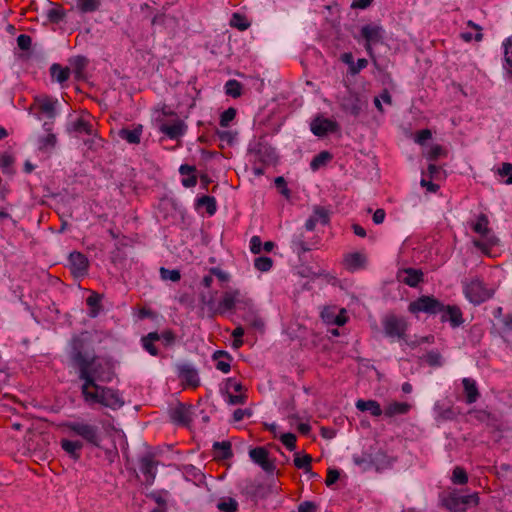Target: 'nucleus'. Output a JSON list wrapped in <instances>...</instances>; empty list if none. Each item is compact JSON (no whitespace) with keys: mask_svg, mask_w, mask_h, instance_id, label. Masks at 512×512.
Wrapping results in <instances>:
<instances>
[{"mask_svg":"<svg viewBox=\"0 0 512 512\" xmlns=\"http://www.w3.org/2000/svg\"><path fill=\"white\" fill-rule=\"evenodd\" d=\"M73 359L79 368V378L84 381L81 392L101 386L99 383H109L115 376L114 366L108 360L88 359L79 351Z\"/></svg>","mask_w":512,"mask_h":512,"instance_id":"1","label":"nucleus"},{"mask_svg":"<svg viewBox=\"0 0 512 512\" xmlns=\"http://www.w3.org/2000/svg\"><path fill=\"white\" fill-rule=\"evenodd\" d=\"M81 393L88 405L100 404L112 410H117L125 404L117 391L105 386H99Z\"/></svg>","mask_w":512,"mask_h":512,"instance_id":"2","label":"nucleus"},{"mask_svg":"<svg viewBox=\"0 0 512 512\" xmlns=\"http://www.w3.org/2000/svg\"><path fill=\"white\" fill-rule=\"evenodd\" d=\"M64 427L88 443L95 446L99 445V430L97 426L85 422H67L64 424Z\"/></svg>","mask_w":512,"mask_h":512,"instance_id":"3","label":"nucleus"},{"mask_svg":"<svg viewBox=\"0 0 512 512\" xmlns=\"http://www.w3.org/2000/svg\"><path fill=\"white\" fill-rule=\"evenodd\" d=\"M493 292V289L485 287L484 283L478 279L472 280L465 288L467 298L475 304L486 301Z\"/></svg>","mask_w":512,"mask_h":512,"instance_id":"4","label":"nucleus"},{"mask_svg":"<svg viewBox=\"0 0 512 512\" xmlns=\"http://www.w3.org/2000/svg\"><path fill=\"white\" fill-rule=\"evenodd\" d=\"M443 305L435 298L422 296L409 304V311L412 313L426 312L438 313L443 310Z\"/></svg>","mask_w":512,"mask_h":512,"instance_id":"5","label":"nucleus"},{"mask_svg":"<svg viewBox=\"0 0 512 512\" xmlns=\"http://www.w3.org/2000/svg\"><path fill=\"white\" fill-rule=\"evenodd\" d=\"M383 327L387 336L403 338L407 329V323L402 317L388 315L383 321Z\"/></svg>","mask_w":512,"mask_h":512,"instance_id":"6","label":"nucleus"},{"mask_svg":"<svg viewBox=\"0 0 512 512\" xmlns=\"http://www.w3.org/2000/svg\"><path fill=\"white\" fill-rule=\"evenodd\" d=\"M322 320L329 325L342 326L347 322L346 309L335 305L325 306L321 311Z\"/></svg>","mask_w":512,"mask_h":512,"instance_id":"7","label":"nucleus"},{"mask_svg":"<svg viewBox=\"0 0 512 512\" xmlns=\"http://www.w3.org/2000/svg\"><path fill=\"white\" fill-rule=\"evenodd\" d=\"M252 461L258 464L265 472L272 473L276 466L274 460L270 459L269 452L264 447H256L249 451Z\"/></svg>","mask_w":512,"mask_h":512,"instance_id":"8","label":"nucleus"},{"mask_svg":"<svg viewBox=\"0 0 512 512\" xmlns=\"http://www.w3.org/2000/svg\"><path fill=\"white\" fill-rule=\"evenodd\" d=\"M366 102L361 99V97L354 92L349 91L346 96L342 98L341 107L346 111L352 114L353 116H358L365 106Z\"/></svg>","mask_w":512,"mask_h":512,"instance_id":"9","label":"nucleus"},{"mask_svg":"<svg viewBox=\"0 0 512 512\" xmlns=\"http://www.w3.org/2000/svg\"><path fill=\"white\" fill-rule=\"evenodd\" d=\"M361 35L366 40V50L369 55H372L373 50L371 45L376 44L382 39V28L377 25H365L361 29Z\"/></svg>","mask_w":512,"mask_h":512,"instance_id":"10","label":"nucleus"},{"mask_svg":"<svg viewBox=\"0 0 512 512\" xmlns=\"http://www.w3.org/2000/svg\"><path fill=\"white\" fill-rule=\"evenodd\" d=\"M337 129L338 124L335 121L320 116L316 117L311 123V131L319 137L325 136L328 132H334Z\"/></svg>","mask_w":512,"mask_h":512,"instance_id":"11","label":"nucleus"},{"mask_svg":"<svg viewBox=\"0 0 512 512\" xmlns=\"http://www.w3.org/2000/svg\"><path fill=\"white\" fill-rule=\"evenodd\" d=\"M397 279L410 287H415L423 280V273L419 269L405 268L398 271Z\"/></svg>","mask_w":512,"mask_h":512,"instance_id":"12","label":"nucleus"},{"mask_svg":"<svg viewBox=\"0 0 512 512\" xmlns=\"http://www.w3.org/2000/svg\"><path fill=\"white\" fill-rule=\"evenodd\" d=\"M69 262L74 275L82 276L86 274L89 262L84 254L80 252H72L69 256Z\"/></svg>","mask_w":512,"mask_h":512,"instance_id":"13","label":"nucleus"},{"mask_svg":"<svg viewBox=\"0 0 512 512\" xmlns=\"http://www.w3.org/2000/svg\"><path fill=\"white\" fill-rule=\"evenodd\" d=\"M239 295L240 293L238 290L225 292L214 313L224 314L225 312L234 309L236 303L240 301Z\"/></svg>","mask_w":512,"mask_h":512,"instance_id":"14","label":"nucleus"},{"mask_svg":"<svg viewBox=\"0 0 512 512\" xmlns=\"http://www.w3.org/2000/svg\"><path fill=\"white\" fill-rule=\"evenodd\" d=\"M171 419L181 425L188 426L192 420L191 407L184 404H178L171 410Z\"/></svg>","mask_w":512,"mask_h":512,"instance_id":"15","label":"nucleus"},{"mask_svg":"<svg viewBox=\"0 0 512 512\" xmlns=\"http://www.w3.org/2000/svg\"><path fill=\"white\" fill-rule=\"evenodd\" d=\"M318 222L323 225H326L329 222V211L321 206L314 207V213L306 221L305 227L308 231H313Z\"/></svg>","mask_w":512,"mask_h":512,"instance_id":"16","label":"nucleus"},{"mask_svg":"<svg viewBox=\"0 0 512 512\" xmlns=\"http://www.w3.org/2000/svg\"><path fill=\"white\" fill-rule=\"evenodd\" d=\"M468 415L480 423H485L487 426L498 428L497 417L485 409H471L468 411Z\"/></svg>","mask_w":512,"mask_h":512,"instance_id":"17","label":"nucleus"},{"mask_svg":"<svg viewBox=\"0 0 512 512\" xmlns=\"http://www.w3.org/2000/svg\"><path fill=\"white\" fill-rule=\"evenodd\" d=\"M179 376L183 382L191 387L199 386L200 380L198 372L190 365L184 364L179 366Z\"/></svg>","mask_w":512,"mask_h":512,"instance_id":"18","label":"nucleus"},{"mask_svg":"<svg viewBox=\"0 0 512 512\" xmlns=\"http://www.w3.org/2000/svg\"><path fill=\"white\" fill-rule=\"evenodd\" d=\"M157 462L151 455H147L140 460V470L146 477V482L151 484L155 479Z\"/></svg>","mask_w":512,"mask_h":512,"instance_id":"19","label":"nucleus"},{"mask_svg":"<svg viewBox=\"0 0 512 512\" xmlns=\"http://www.w3.org/2000/svg\"><path fill=\"white\" fill-rule=\"evenodd\" d=\"M463 390L465 394V401L467 404L475 403L480 397V391L476 381L471 378H464L462 380Z\"/></svg>","mask_w":512,"mask_h":512,"instance_id":"20","label":"nucleus"},{"mask_svg":"<svg viewBox=\"0 0 512 512\" xmlns=\"http://www.w3.org/2000/svg\"><path fill=\"white\" fill-rule=\"evenodd\" d=\"M461 497L456 492H450L441 498V504L451 512H462Z\"/></svg>","mask_w":512,"mask_h":512,"instance_id":"21","label":"nucleus"},{"mask_svg":"<svg viewBox=\"0 0 512 512\" xmlns=\"http://www.w3.org/2000/svg\"><path fill=\"white\" fill-rule=\"evenodd\" d=\"M61 447L63 450L70 455L74 460H78L80 458V451L83 448V443L81 441H72L68 439L61 440Z\"/></svg>","mask_w":512,"mask_h":512,"instance_id":"22","label":"nucleus"},{"mask_svg":"<svg viewBox=\"0 0 512 512\" xmlns=\"http://www.w3.org/2000/svg\"><path fill=\"white\" fill-rule=\"evenodd\" d=\"M45 130L47 134L39 138V149L41 151H51L55 148L57 144V137L54 133L51 132V128L47 127V124H44Z\"/></svg>","mask_w":512,"mask_h":512,"instance_id":"23","label":"nucleus"},{"mask_svg":"<svg viewBox=\"0 0 512 512\" xmlns=\"http://www.w3.org/2000/svg\"><path fill=\"white\" fill-rule=\"evenodd\" d=\"M142 134V125H138L133 130L123 128L119 130L118 135L121 139L126 140L130 144H139Z\"/></svg>","mask_w":512,"mask_h":512,"instance_id":"24","label":"nucleus"},{"mask_svg":"<svg viewBox=\"0 0 512 512\" xmlns=\"http://www.w3.org/2000/svg\"><path fill=\"white\" fill-rule=\"evenodd\" d=\"M356 408L362 412L368 411L373 416H380L383 411L380 404L375 400H358L356 402Z\"/></svg>","mask_w":512,"mask_h":512,"instance_id":"25","label":"nucleus"},{"mask_svg":"<svg viewBox=\"0 0 512 512\" xmlns=\"http://www.w3.org/2000/svg\"><path fill=\"white\" fill-rule=\"evenodd\" d=\"M472 229L475 233L480 234L483 237L493 235L489 228V219L485 214H480L477 217V221L472 224Z\"/></svg>","mask_w":512,"mask_h":512,"instance_id":"26","label":"nucleus"},{"mask_svg":"<svg viewBox=\"0 0 512 512\" xmlns=\"http://www.w3.org/2000/svg\"><path fill=\"white\" fill-rule=\"evenodd\" d=\"M160 130L170 138H177L183 134L184 124L181 120H176L172 124H162Z\"/></svg>","mask_w":512,"mask_h":512,"instance_id":"27","label":"nucleus"},{"mask_svg":"<svg viewBox=\"0 0 512 512\" xmlns=\"http://www.w3.org/2000/svg\"><path fill=\"white\" fill-rule=\"evenodd\" d=\"M410 407L408 403L393 402L385 407L384 414L387 417L406 414L410 410Z\"/></svg>","mask_w":512,"mask_h":512,"instance_id":"28","label":"nucleus"},{"mask_svg":"<svg viewBox=\"0 0 512 512\" xmlns=\"http://www.w3.org/2000/svg\"><path fill=\"white\" fill-rule=\"evenodd\" d=\"M443 321H450L453 327L459 326L462 323V313L459 308L448 306L447 310L442 315Z\"/></svg>","mask_w":512,"mask_h":512,"instance_id":"29","label":"nucleus"},{"mask_svg":"<svg viewBox=\"0 0 512 512\" xmlns=\"http://www.w3.org/2000/svg\"><path fill=\"white\" fill-rule=\"evenodd\" d=\"M75 78L81 80L84 77V70L87 66L88 60L83 56H77L70 61Z\"/></svg>","mask_w":512,"mask_h":512,"instance_id":"30","label":"nucleus"},{"mask_svg":"<svg viewBox=\"0 0 512 512\" xmlns=\"http://www.w3.org/2000/svg\"><path fill=\"white\" fill-rule=\"evenodd\" d=\"M294 465L298 469L304 470V472H311L312 457L308 454L301 455L300 453L294 454Z\"/></svg>","mask_w":512,"mask_h":512,"instance_id":"31","label":"nucleus"},{"mask_svg":"<svg viewBox=\"0 0 512 512\" xmlns=\"http://www.w3.org/2000/svg\"><path fill=\"white\" fill-rule=\"evenodd\" d=\"M344 263L350 269H357L364 265L365 257L362 254L355 252L348 254L344 259Z\"/></svg>","mask_w":512,"mask_h":512,"instance_id":"32","label":"nucleus"},{"mask_svg":"<svg viewBox=\"0 0 512 512\" xmlns=\"http://www.w3.org/2000/svg\"><path fill=\"white\" fill-rule=\"evenodd\" d=\"M50 71L52 77L59 83L65 82L70 76V69L68 67L63 68L59 64H53Z\"/></svg>","mask_w":512,"mask_h":512,"instance_id":"33","label":"nucleus"},{"mask_svg":"<svg viewBox=\"0 0 512 512\" xmlns=\"http://www.w3.org/2000/svg\"><path fill=\"white\" fill-rule=\"evenodd\" d=\"M485 241L480 240H474L473 244L475 247L480 249L483 253L489 254V250L491 247L498 244L499 239L495 235H490L488 237H485Z\"/></svg>","mask_w":512,"mask_h":512,"instance_id":"34","label":"nucleus"},{"mask_svg":"<svg viewBox=\"0 0 512 512\" xmlns=\"http://www.w3.org/2000/svg\"><path fill=\"white\" fill-rule=\"evenodd\" d=\"M213 448L218 451L217 457L221 459H228L232 457L231 444L228 441L215 442Z\"/></svg>","mask_w":512,"mask_h":512,"instance_id":"35","label":"nucleus"},{"mask_svg":"<svg viewBox=\"0 0 512 512\" xmlns=\"http://www.w3.org/2000/svg\"><path fill=\"white\" fill-rule=\"evenodd\" d=\"M217 508L221 512H236L238 510V503L234 498L225 497L220 499Z\"/></svg>","mask_w":512,"mask_h":512,"instance_id":"36","label":"nucleus"},{"mask_svg":"<svg viewBox=\"0 0 512 512\" xmlns=\"http://www.w3.org/2000/svg\"><path fill=\"white\" fill-rule=\"evenodd\" d=\"M160 339V336L156 332L149 333L146 337L142 339L144 348L153 356H156L158 351L153 344L154 341Z\"/></svg>","mask_w":512,"mask_h":512,"instance_id":"37","label":"nucleus"},{"mask_svg":"<svg viewBox=\"0 0 512 512\" xmlns=\"http://www.w3.org/2000/svg\"><path fill=\"white\" fill-rule=\"evenodd\" d=\"M39 109L42 113L46 114L49 118L55 116V102L48 98L39 99Z\"/></svg>","mask_w":512,"mask_h":512,"instance_id":"38","label":"nucleus"},{"mask_svg":"<svg viewBox=\"0 0 512 512\" xmlns=\"http://www.w3.org/2000/svg\"><path fill=\"white\" fill-rule=\"evenodd\" d=\"M242 85L237 80H229L225 85V92L227 95L237 98L241 96Z\"/></svg>","mask_w":512,"mask_h":512,"instance_id":"39","label":"nucleus"},{"mask_svg":"<svg viewBox=\"0 0 512 512\" xmlns=\"http://www.w3.org/2000/svg\"><path fill=\"white\" fill-rule=\"evenodd\" d=\"M198 206H204L209 215H213L216 212V200L211 196H203L197 201Z\"/></svg>","mask_w":512,"mask_h":512,"instance_id":"40","label":"nucleus"},{"mask_svg":"<svg viewBox=\"0 0 512 512\" xmlns=\"http://www.w3.org/2000/svg\"><path fill=\"white\" fill-rule=\"evenodd\" d=\"M461 497V506L462 512H465L469 507L477 506L479 503L478 493H473L470 495H460Z\"/></svg>","mask_w":512,"mask_h":512,"instance_id":"41","label":"nucleus"},{"mask_svg":"<svg viewBox=\"0 0 512 512\" xmlns=\"http://www.w3.org/2000/svg\"><path fill=\"white\" fill-rule=\"evenodd\" d=\"M102 296L96 292H93L88 298H87V304L92 308L90 315L92 317H95L99 310H100V301Z\"/></svg>","mask_w":512,"mask_h":512,"instance_id":"42","label":"nucleus"},{"mask_svg":"<svg viewBox=\"0 0 512 512\" xmlns=\"http://www.w3.org/2000/svg\"><path fill=\"white\" fill-rule=\"evenodd\" d=\"M78 9L83 12H93L98 9L99 1L98 0H77Z\"/></svg>","mask_w":512,"mask_h":512,"instance_id":"43","label":"nucleus"},{"mask_svg":"<svg viewBox=\"0 0 512 512\" xmlns=\"http://www.w3.org/2000/svg\"><path fill=\"white\" fill-rule=\"evenodd\" d=\"M331 154L327 151L320 152L317 156L314 157V159L311 162V168L313 170H317L319 167L325 165L330 159Z\"/></svg>","mask_w":512,"mask_h":512,"instance_id":"44","label":"nucleus"},{"mask_svg":"<svg viewBox=\"0 0 512 512\" xmlns=\"http://www.w3.org/2000/svg\"><path fill=\"white\" fill-rule=\"evenodd\" d=\"M452 482L454 484L463 485L468 481V476L466 471L462 467H455L452 473Z\"/></svg>","mask_w":512,"mask_h":512,"instance_id":"45","label":"nucleus"},{"mask_svg":"<svg viewBox=\"0 0 512 512\" xmlns=\"http://www.w3.org/2000/svg\"><path fill=\"white\" fill-rule=\"evenodd\" d=\"M72 130L78 133H85V134H92V126L83 119H78L77 121L73 122Z\"/></svg>","mask_w":512,"mask_h":512,"instance_id":"46","label":"nucleus"},{"mask_svg":"<svg viewBox=\"0 0 512 512\" xmlns=\"http://www.w3.org/2000/svg\"><path fill=\"white\" fill-rule=\"evenodd\" d=\"M437 410H438V417L441 420H453L457 416L456 411L451 406H449V407L437 406Z\"/></svg>","mask_w":512,"mask_h":512,"instance_id":"47","label":"nucleus"},{"mask_svg":"<svg viewBox=\"0 0 512 512\" xmlns=\"http://www.w3.org/2000/svg\"><path fill=\"white\" fill-rule=\"evenodd\" d=\"M230 24L232 27L238 28L241 31H244L249 27V23L246 18L238 13L233 14Z\"/></svg>","mask_w":512,"mask_h":512,"instance_id":"48","label":"nucleus"},{"mask_svg":"<svg viewBox=\"0 0 512 512\" xmlns=\"http://www.w3.org/2000/svg\"><path fill=\"white\" fill-rule=\"evenodd\" d=\"M254 265L259 271L266 272L272 267L273 261L269 257H258L255 259Z\"/></svg>","mask_w":512,"mask_h":512,"instance_id":"49","label":"nucleus"},{"mask_svg":"<svg viewBox=\"0 0 512 512\" xmlns=\"http://www.w3.org/2000/svg\"><path fill=\"white\" fill-rule=\"evenodd\" d=\"M160 275L163 280H171L173 282H177L181 278L179 270H168L164 267L160 268Z\"/></svg>","mask_w":512,"mask_h":512,"instance_id":"50","label":"nucleus"},{"mask_svg":"<svg viewBox=\"0 0 512 512\" xmlns=\"http://www.w3.org/2000/svg\"><path fill=\"white\" fill-rule=\"evenodd\" d=\"M281 442L290 450L293 451L296 448V435L293 433H285L280 437Z\"/></svg>","mask_w":512,"mask_h":512,"instance_id":"51","label":"nucleus"},{"mask_svg":"<svg viewBox=\"0 0 512 512\" xmlns=\"http://www.w3.org/2000/svg\"><path fill=\"white\" fill-rule=\"evenodd\" d=\"M236 110L234 108H228L221 114L220 125L227 127L229 123L235 118Z\"/></svg>","mask_w":512,"mask_h":512,"instance_id":"52","label":"nucleus"},{"mask_svg":"<svg viewBox=\"0 0 512 512\" xmlns=\"http://www.w3.org/2000/svg\"><path fill=\"white\" fill-rule=\"evenodd\" d=\"M263 489V485L257 482H248L244 488V492L250 496H257Z\"/></svg>","mask_w":512,"mask_h":512,"instance_id":"53","label":"nucleus"},{"mask_svg":"<svg viewBox=\"0 0 512 512\" xmlns=\"http://www.w3.org/2000/svg\"><path fill=\"white\" fill-rule=\"evenodd\" d=\"M446 151L443 149L442 146L436 144L433 145L428 153V158L432 161L437 160L441 156H445Z\"/></svg>","mask_w":512,"mask_h":512,"instance_id":"54","label":"nucleus"},{"mask_svg":"<svg viewBox=\"0 0 512 512\" xmlns=\"http://www.w3.org/2000/svg\"><path fill=\"white\" fill-rule=\"evenodd\" d=\"M498 174L502 177L508 176L507 184H512V164L503 163L501 168L498 169Z\"/></svg>","mask_w":512,"mask_h":512,"instance_id":"55","label":"nucleus"},{"mask_svg":"<svg viewBox=\"0 0 512 512\" xmlns=\"http://www.w3.org/2000/svg\"><path fill=\"white\" fill-rule=\"evenodd\" d=\"M274 183L282 195H284L286 198L290 197V190L286 187V181L282 176L277 177Z\"/></svg>","mask_w":512,"mask_h":512,"instance_id":"56","label":"nucleus"},{"mask_svg":"<svg viewBox=\"0 0 512 512\" xmlns=\"http://www.w3.org/2000/svg\"><path fill=\"white\" fill-rule=\"evenodd\" d=\"M32 39L30 36L21 34L17 38V44L20 49L22 50H28L31 46Z\"/></svg>","mask_w":512,"mask_h":512,"instance_id":"57","label":"nucleus"},{"mask_svg":"<svg viewBox=\"0 0 512 512\" xmlns=\"http://www.w3.org/2000/svg\"><path fill=\"white\" fill-rule=\"evenodd\" d=\"M505 61L512 67V36L505 43Z\"/></svg>","mask_w":512,"mask_h":512,"instance_id":"58","label":"nucleus"},{"mask_svg":"<svg viewBox=\"0 0 512 512\" xmlns=\"http://www.w3.org/2000/svg\"><path fill=\"white\" fill-rule=\"evenodd\" d=\"M431 137H432L431 131L429 129H423L417 133L415 141L418 144L422 145V144H424L425 141H427Z\"/></svg>","mask_w":512,"mask_h":512,"instance_id":"59","label":"nucleus"},{"mask_svg":"<svg viewBox=\"0 0 512 512\" xmlns=\"http://www.w3.org/2000/svg\"><path fill=\"white\" fill-rule=\"evenodd\" d=\"M340 473L336 469H328L327 472V478H326V485L331 486L333 485L338 479H339Z\"/></svg>","mask_w":512,"mask_h":512,"instance_id":"60","label":"nucleus"},{"mask_svg":"<svg viewBox=\"0 0 512 512\" xmlns=\"http://www.w3.org/2000/svg\"><path fill=\"white\" fill-rule=\"evenodd\" d=\"M368 65V61L364 58L358 59L357 63H353L352 67H350V73L355 75L359 73L362 69H364Z\"/></svg>","mask_w":512,"mask_h":512,"instance_id":"61","label":"nucleus"},{"mask_svg":"<svg viewBox=\"0 0 512 512\" xmlns=\"http://www.w3.org/2000/svg\"><path fill=\"white\" fill-rule=\"evenodd\" d=\"M48 18L54 23H58L64 18V12L60 9H51L48 12Z\"/></svg>","mask_w":512,"mask_h":512,"instance_id":"62","label":"nucleus"},{"mask_svg":"<svg viewBox=\"0 0 512 512\" xmlns=\"http://www.w3.org/2000/svg\"><path fill=\"white\" fill-rule=\"evenodd\" d=\"M261 239L259 236H253L250 241V250L253 254H258L261 251Z\"/></svg>","mask_w":512,"mask_h":512,"instance_id":"63","label":"nucleus"},{"mask_svg":"<svg viewBox=\"0 0 512 512\" xmlns=\"http://www.w3.org/2000/svg\"><path fill=\"white\" fill-rule=\"evenodd\" d=\"M298 511L299 512H315L316 505L313 502L305 501L299 505Z\"/></svg>","mask_w":512,"mask_h":512,"instance_id":"64","label":"nucleus"}]
</instances>
